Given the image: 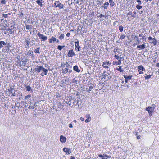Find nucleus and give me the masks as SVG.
Instances as JSON below:
<instances>
[{"label":"nucleus","mask_w":159,"mask_h":159,"mask_svg":"<svg viewBox=\"0 0 159 159\" xmlns=\"http://www.w3.org/2000/svg\"><path fill=\"white\" fill-rule=\"evenodd\" d=\"M105 155V154H103V155H102V154H99V155H98V156L100 157H101L102 158L104 156H104Z\"/></svg>","instance_id":"obj_57"},{"label":"nucleus","mask_w":159,"mask_h":159,"mask_svg":"<svg viewBox=\"0 0 159 159\" xmlns=\"http://www.w3.org/2000/svg\"><path fill=\"white\" fill-rule=\"evenodd\" d=\"M114 57L117 60H118L119 59H120V57H119V56H118L117 55H115L114 56Z\"/></svg>","instance_id":"obj_52"},{"label":"nucleus","mask_w":159,"mask_h":159,"mask_svg":"<svg viewBox=\"0 0 159 159\" xmlns=\"http://www.w3.org/2000/svg\"><path fill=\"white\" fill-rule=\"evenodd\" d=\"M60 2H55V4L56 6V7H57L58 5L59 4V3H60Z\"/></svg>","instance_id":"obj_55"},{"label":"nucleus","mask_w":159,"mask_h":159,"mask_svg":"<svg viewBox=\"0 0 159 159\" xmlns=\"http://www.w3.org/2000/svg\"><path fill=\"white\" fill-rule=\"evenodd\" d=\"M134 39H136V41H137V42L138 43H139V42H140V41H139V38H138V37H137V36H135L134 37Z\"/></svg>","instance_id":"obj_48"},{"label":"nucleus","mask_w":159,"mask_h":159,"mask_svg":"<svg viewBox=\"0 0 159 159\" xmlns=\"http://www.w3.org/2000/svg\"><path fill=\"white\" fill-rule=\"evenodd\" d=\"M31 27V26L30 25H26V29L29 30L30 29Z\"/></svg>","instance_id":"obj_50"},{"label":"nucleus","mask_w":159,"mask_h":159,"mask_svg":"<svg viewBox=\"0 0 159 159\" xmlns=\"http://www.w3.org/2000/svg\"><path fill=\"white\" fill-rule=\"evenodd\" d=\"M7 45V43L4 41H0V49L3 47V45Z\"/></svg>","instance_id":"obj_17"},{"label":"nucleus","mask_w":159,"mask_h":159,"mask_svg":"<svg viewBox=\"0 0 159 159\" xmlns=\"http://www.w3.org/2000/svg\"><path fill=\"white\" fill-rule=\"evenodd\" d=\"M110 63H109V62L108 61H106L104 62L103 63V64L102 65V66L103 67L105 68H108V66L106 65L105 66V64H107L108 65H110Z\"/></svg>","instance_id":"obj_10"},{"label":"nucleus","mask_w":159,"mask_h":159,"mask_svg":"<svg viewBox=\"0 0 159 159\" xmlns=\"http://www.w3.org/2000/svg\"><path fill=\"white\" fill-rule=\"evenodd\" d=\"M138 71H139V74H142L143 73V71H141L139 70H138Z\"/></svg>","instance_id":"obj_61"},{"label":"nucleus","mask_w":159,"mask_h":159,"mask_svg":"<svg viewBox=\"0 0 159 159\" xmlns=\"http://www.w3.org/2000/svg\"><path fill=\"white\" fill-rule=\"evenodd\" d=\"M63 151L66 154H70L71 153V151L70 149L65 147L63 148Z\"/></svg>","instance_id":"obj_8"},{"label":"nucleus","mask_w":159,"mask_h":159,"mask_svg":"<svg viewBox=\"0 0 159 159\" xmlns=\"http://www.w3.org/2000/svg\"><path fill=\"white\" fill-rule=\"evenodd\" d=\"M25 89L27 91H32L31 87L29 85H28L26 86L25 87Z\"/></svg>","instance_id":"obj_24"},{"label":"nucleus","mask_w":159,"mask_h":159,"mask_svg":"<svg viewBox=\"0 0 159 159\" xmlns=\"http://www.w3.org/2000/svg\"><path fill=\"white\" fill-rule=\"evenodd\" d=\"M9 91L10 92L11 94H12L13 93V92L14 91V88L13 87H11L9 89Z\"/></svg>","instance_id":"obj_26"},{"label":"nucleus","mask_w":159,"mask_h":159,"mask_svg":"<svg viewBox=\"0 0 159 159\" xmlns=\"http://www.w3.org/2000/svg\"><path fill=\"white\" fill-rule=\"evenodd\" d=\"M6 1H5V0H2L1 1V4H4L6 3Z\"/></svg>","instance_id":"obj_54"},{"label":"nucleus","mask_w":159,"mask_h":159,"mask_svg":"<svg viewBox=\"0 0 159 159\" xmlns=\"http://www.w3.org/2000/svg\"><path fill=\"white\" fill-rule=\"evenodd\" d=\"M15 106H16L18 108H21L22 107V106H21L20 103H19L17 101L16 102Z\"/></svg>","instance_id":"obj_20"},{"label":"nucleus","mask_w":159,"mask_h":159,"mask_svg":"<svg viewBox=\"0 0 159 159\" xmlns=\"http://www.w3.org/2000/svg\"><path fill=\"white\" fill-rule=\"evenodd\" d=\"M136 8H137V9L139 10L141 9L142 7V6H140L139 5H137L136 6Z\"/></svg>","instance_id":"obj_45"},{"label":"nucleus","mask_w":159,"mask_h":159,"mask_svg":"<svg viewBox=\"0 0 159 159\" xmlns=\"http://www.w3.org/2000/svg\"><path fill=\"white\" fill-rule=\"evenodd\" d=\"M33 32L35 34L37 33V31L36 28H34Z\"/></svg>","instance_id":"obj_51"},{"label":"nucleus","mask_w":159,"mask_h":159,"mask_svg":"<svg viewBox=\"0 0 159 159\" xmlns=\"http://www.w3.org/2000/svg\"><path fill=\"white\" fill-rule=\"evenodd\" d=\"M7 45L4 48H5L6 51L7 52H8L11 51L10 50V47L9 43L7 44Z\"/></svg>","instance_id":"obj_15"},{"label":"nucleus","mask_w":159,"mask_h":159,"mask_svg":"<svg viewBox=\"0 0 159 159\" xmlns=\"http://www.w3.org/2000/svg\"><path fill=\"white\" fill-rule=\"evenodd\" d=\"M137 2L139 5H140L141 4V2L140 0H137Z\"/></svg>","instance_id":"obj_59"},{"label":"nucleus","mask_w":159,"mask_h":159,"mask_svg":"<svg viewBox=\"0 0 159 159\" xmlns=\"http://www.w3.org/2000/svg\"><path fill=\"white\" fill-rule=\"evenodd\" d=\"M109 4L108 2H106L105 3L104 5V8L105 9H107V7L109 5Z\"/></svg>","instance_id":"obj_29"},{"label":"nucleus","mask_w":159,"mask_h":159,"mask_svg":"<svg viewBox=\"0 0 159 159\" xmlns=\"http://www.w3.org/2000/svg\"><path fill=\"white\" fill-rule=\"evenodd\" d=\"M56 41V39L55 37H52L51 38L49 39V43H52V41L53 42Z\"/></svg>","instance_id":"obj_23"},{"label":"nucleus","mask_w":159,"mask_h":159,"mask_svg":"<svg viewBox=\"0 0 159 159\" xmlns=\"http://www.w3.org/2000/svg\"><path fill=\"white\" fill-rule=\"evenodd\" d=\"M119 29L120 32H122L124 29V27L122 25H120L119 26Z\"/></svg>","instance_id":"obj_32"},{"label":"nucleus","mask_w":159,"mask_h":159,"mask_svg":"<svg viewBox=\"0 0 159 159\" xmlns=\"http://www.w3.org/2000/svg\"><path fill=\"white\" fill-rule=\"evenodd\" d=\"M109 2L110 3L111 6H113L114 5V2L112 0H109Z\"/></svg>","instance_id":"obj_34"},{"label":"nucleus","mask_w":159,"mask_h":159,"mask_svg":"<svg viewBox=\"0 0 159 159\" xmlns=\"http://www.w3.org/2000/svg\"><path fill=\"white\" fill-rule=\"evenodd\" d=\"M133 76L132 75H124V77L125 79V82L126 83L128 82V81L131 79Z\"/></svg>","instance_id":"obj_5"},{"label":"nucleus","mask_w":159,"mask_h":159,"mask_svg":"<svg viewBox=\"0 0 159 159\" xmlns=\"http://www.w3.org/2000/svg\"><path fill=\"white\" fill-rule=\"evenodd\" d=\"M125 35H124V34H122L120 37V39H123L125 38Z\"/></svg>","instance_id":"obj_49"},{"label":"nucleus","mask_w":159,"mask_h":159,"mask_svg":"<svg viewBox=\"0 0 159 159\" xmlns=\"http://www.w3.org/2000/svg\"><path fill=\"white\" fill-rule=\"evenodd\" d=\"M138 69L139 70H141L142 71H144L145 70L144 68L143 67L142 65H140L138 67Z\"/></svg>","instance_id":"obj_18"},{"label":"nucleus","mask_w":159,"mask_h":159,"mask_svg":"<svg viewBox=\"0 0 159 159\" xmlns=\"http://www.w3.org/2000/svg\"><path fill=\"white\" fill-rule=\"evenodd\" d=\"M77 80H76L75 78L73 79L72 80V83L77 84Z\"/></svg>","instance_id":"obj_39"},{"label":"nucleus","mask_w":159,"mask_h":159,"mask_svg":"<svg viewBox=\"0 0 159 159\" xmlns=\"http://www.w3.org/2000/svg\"><path fill=\"white\" fill-rule=\"evenodd\" d=\"M2 17H5V18H8V17H9V16H8L7 14L6 13L2 14Z\"/></svg>","instance_id":"obj_43"},{"label":"nucleus","mask_w":159,"mask_h":159,"mask_svg":"<svg viewBox=\"0 0 159 159\" xmlns=\"http://www.w3.org/2000/svg\"><path fill=\"white\" fill-rule=\"evenodd\" d=\"M31 94H28L25 97L24 99L26 100L27 102H30L31 100Z\"/></svg>","instance_id":"obj_11"},{"label":"nucleus","mask_w":159,"mask_h":159,"mask_svg":"<svg viewBox=\"0 0 159 159\" xmlns=\"http://www.w3.org/2000/svg\"><path fill=\"white\" fill-rule=\"evenodd\" d=\"M146 46L145 43H143L142 45H138L137 47V48H140L142 49H144Z\"/></svg>","instance_id":"obj_13"},{"label":"nucleus","mask_w":159,"mask_h":159,"mask_svg":"<svg viewBox=\"0 0 159 159\" xmlns=\"http://www.w3.org/2000/svg\"><path fill=\"white\" fill-rule=\"evenodd\" d=\"M104 156H104L102 158V159H107L108 158H110L111 157L110 156H108L106 154H105Z\"/></svg>","instance_id":"obj_28"},{"label":"nucleus","mask_w":159,"mask_h":159,"mask_svg":"<svg viewBox=\"0 0 159 159\" xmlns=\"http://www.w3.org/2000/svg\"><path fill=\"white\" fill-rule=\"evenodd\" d=\"M40 49V47H38L35 50H34V52L35 53H39V54L40 53L39 52V50Z\"/></svg>","instance_id":"obj_36"},{"label":"nucleus","mask_w":159,"mask_h":159,"mask_svg":"<svg viewBox=\"0 0 159 159\" xmlns=\"http://www.w3.org/2000/svg\"><path fill=\"white\" fill-rule=\"evenodd\" d=\"M60 140L61 142L64 143L66 141V137L63 136L61 135L60 136Z\"/></svg>","instance_id":"obj_12"},{"label":"nucleus","mask_w":159,"mask_h":159,"mask_svg":"<svg viewBox=\"0 0 159 159\" xmlns=\"http://www.w3.org/2000/svg\"><path fill=\"white\" fill-rule=\"evenodd\" d=\"M1 30H6V28L5 27V26H3V27H2L1 29Z\"/></svg>","instance_id":"obj_63"},{"label":"nucleus","mask_w":159,"mask_h":159,"mask_svg":"<svg viewBox=\"0 0 159 159\" xmlns=\"http://www.w3.org/2000/svg\"><path fill=\"white\" fill-rule=\"evenodd\" d=\"M9 32L11 34H12L14 33V31L12 29H11L10 30Z\"/></svg>","instance_id":"obj_58"},{"label":"nucleus","mask_w":159,"mask_h":159,"mask_svg":"<svg viewBox=\"0 0 159 159\" xmlns=\"http://www.w3.org/2000/svg\"><path fill=\"white\" fill-rule=\"evenodd\" d=\"M119 68H116V70L118 71H119L120 72H123L124 70L123 69L121 68V66H118Z\"/></svg>","instance_id":"obj_27"},{"label":"nucleus","mask_w":159,"mask_h":159,"mask_svg":"<svg viewBox=\"0 0 159 159\" xmlns=\"http://www.w3.org/2000/svg\"><path fill=\"white\" fill-rule=\"evenodd\" d=\"M30 39L28 38L27 39L25 40V42L26 43V45H27L28 47H29V44L30 43Z\"/></svg>","instance_id":"obj_31"},{"label":"nucleus","mask_w":159,"mask_h":159,"mask_svg":"<svg viewBox=\"0 0 159 159\" xmlns=\"http://www.w3.org/2000/svg\"><path fill=\"white\" fill-rule=\"evenodd\" d=\"M64 36V35L63 34H62L59 37V39H63Z\"/></svg>","instance_id":"obj_38"},{"label":"nucleus","mask_w":159,"mask_h":159,"mask_svg":"<svg viewBox=\"0 0 159 159\" xmlns=\"http://www.w3.org/2000/svg\"><path fill=\"white\" fill-rule=\"evenodd\" d=\"M75 55V54L73 49H71L69 50L67 54L68 57H72Z\"/></svg>","instance_id":"obj_4"},{"label":"nucleus","mask_w":159,"mask_h":159,"mask_svg":"<svg viewBox=\"0 0 159 159\" xmlns=\"http://www.w3.org/2000/svg\"><path fill=\"white\" fill-rule=\"evenodd\" d=\"M150 107V108H152V109H153V110H154V108H155V107H156L155 104H152L151 106H149Z\"/></svg>","instance_id":"obj_42"},{"label":"nucleus","mask_w":159,"mask_h":159,"mask_svg":"<svg viewBox=\"0 0 159 159\" xmlns=\"http://www.w3.org/2000/svg\"><path fill=\"white\" fill-rule=\"evenodd\" d=\"M37 35L40 39H42V41H44L47 40V37L44 36L43 34H41L40 32H38L37 33Z\"/></svg>","instance_id":"obj_1"},{"label":"nucleus","mask_w":159,"mask_h":159,"mask_svg":"<svg viewBox=\"0 0 159 159\" xmlns=\"http://www.w3.org/2000/svg\"><path fill=\"white\" fill-rule=\"evenodd\" d=\"M73 70L75 71L78 73L80 72V69H79L77 65H75L74 66Z\"/></svg>","instance_id":"obj_16"},{"label":"nucleus","mask_w":159,"mask_h":159,"mask_svg":"<svg viewBox=\"0 0 159 159\" xmlns=\"http://www.w3.org/2000/svg\"><path fill=\"white\" fill-rule=\"evenodd\" d=\"M118 60V65H120L121 64V60L120 59H119Z\"/></svg>","instance_id":"obj_64"},{"label":"nucleus","mask_w":159,"mask_h":159,"mask_svg":"<svg viewBox=\"0 0 159 159\" xmlns=\"http://www.w3.org/2000/svg\"><path fill=\"white\" fill-rule=\"evenodd\" d=\"M44 1H43V0H37L36 1V2L37 4L39 6H40L41 7H42V6H43V4H42V3L44 2Z\"/></svg>","instance_id":"obj_14"},{"label":"nucleus","mask_w":159,"mask_h":159,"mask_svg":"<svg viewBox=\"0 0 159 159\" xmlns=\"http://www.w3.org/2000/svg\"><path fill=\"white\" fill-rule=\"evenodd\" d=\"M37 105H36V102H35V103H34V105L33 106H29V107H28V108L29 109H33L34 108H35V107H36Z\"/></svg>","instance_id":"obj_21"},{"label":"nucleus","mask_w":159,"mask_h":159,"mask_svg":"<svg viewBox=\"0 0 159 159\" xmlns=\"http://www.w3.org/2000/svg\"><path fill=\"white\" fill-rule=\"evenodd\" d=\"M91 120V118L90 117H89L87 119H86L85 120V122L86 123H88V122H89Z\"/></svg>","instance_id":"obj_40"},{"label":"nucleus","mask_w":159,"mask_h":159,"mask_svg":"<svg viewBox=\"0 0 159 159\" xmlns=\"http://www.w3.org/2000/svg\"><path fill=\"white\" fill-rule=\"evenodd\" d=\"M63 7V5L61 3H59L57 7H58L59 9H61Z\"/></svg>","instance_id":"obj_37"},{"label":"nucleus","mask_w":159,"mask_h":159,"mask_svg":"<svg viewBox=\"0 0 159 159\" xmlns=\"http://www.w3.org/2000/svg\"><path fill=\"white\" fill-rule=\"evenodd\" d=\"M105 72H106V71H104V72H103V73H102V78H103L104 79H105L106 78V76H107V75L105 74Z\"/></svg>","instance_id":"obj_35"},{"label":"nucleus","mask_w":159,"mask_h":159,"mask_svg":"<svg viewBox=\"0 0 159 159\" xmlns=\"http://www.w3.org/2000/svg\"><path fill=\"white\" fill-rule=\"evenodd\" d=\"M151 75H146L144 76V78L145 80L148 79H150L151 76Z\"/></svg>","instance_id":"obj_41"},{"label":"nucleus","mask_w":159,"mask_h":159,"mask_svg":"<svg viewBox=\"0 0 159 159\" xmlns=\"http://www.w3.org/2000/svg\"><path fill=\"white\" fill-rule=\"evenodd\" d=\"M72 97H71V98H69V100L68 102V103H67V104H68L70 106H71L72 105L71 103L70 102L71 100V99H72Z\"/></svg>","instance_id":"obj_44"},{"label":"nucleus","mask_w":159,"mask_h":159,"mask_svg":"<svg viewBox=\"0 0 159 159\" xmlns=\"http://www.w3.org/2000/svg\"><path fill=\"white\" fill-rule=\"evenodd\" d=\"M42 71L43 72L41 73L40 75L42 76H43L44 75H46L47 73L48 72V70L45 69L44 67Z\"/></svg>","instance_id":"obj_7"},{"label":"nucleus","mask_w":159,"mask_h":159,"mask_svg":"<svg viewBox=\"0 0 159 159\" xmlns=\"http://www.w3.org/2000/svg\"><path fill=\"white\" fill-rule=\"evenodd\" d=\"M132 17H136L137 16L136 14L135 15L134 13L133 15H132L131 16Z\"/></svg>","instance_id":"obj_62"},{"label":"nucleus","mask_w":159,"mask_h":159,"mask_svg":"<svg viewBox=\"0 0 159 159\" xmlns=\"http://www.w3.org/2000/svg\"><path fill=\"white\" fill-rule=\"evenodd\" d=\"M69 70V69L67 68H66L64 69H62V73L64 74H66L67 73Z\"/></svg>","instance_id":"obj_25"},{"label":"nucleus","mask_w":159,"mask_h":159,"mask_svg":"<svg viewBox=\"0 0 159 159\" xmlns=\"http://www.w3.org/2000/svg\"><path fill=\"white\" fill-rule=\"evenodd\" d=\"M66 68H68L69 70L70 69H71L72 68V66H71L68 65L66 66Z\"/></svg>","instance_id":"obj_56"},{"label":"nucleus","mask_w":159,"mask_h":159,"mask_svg":"<svg viewBox=\"0 0 159 159\" xmlns=\"http://www.w3.org/2000/svg\"><path fill=\"white\" fill-rule=\"evenodd\" d=\"M33 52L31 51L30 50H29L27 52V55L28 56H30V55H33Z\"/></svg>","instance_id":"obj_30"},{"label":"nucleus","mask_w":159,"mask_h":159,"mask_svg":"<svg viewBox=\"0 0 159 159\" xmlns=\"http://www.w3.org/2000/svg\"><path fill=\"white\" fill-rule=\"evenodd\" d=\"M77 41L75 42V49L79 51L80 50V47L79 45V41L77 39Z\"/></svg>","instance_id":"obj_3"},{"label":"nucleus","mask_w":159,"mask_h":159,"mask_svg":"<svg viewBox=\"0 0 159 159\" xmlns=\"http://www.w3.org/2000/svg\"><path fill=\"white\" fill-rule=\"evenodd\" d=\"M69 127L70 128H72L73 126H72V124L71 123H70V124H69Z\"/></svg>","instance_id":"obj_60"},{"label":"nucleus","mask_w":159,"mask_h":159,"mask_svg":"<svg viewBox=\"0 0 159 159\" xmlns=\"http://www.w3.org/2000/svg\"><path fill=\"white\" fill-rule=\"evenodd\" d=\"M93 88L92 86H90L89 87V88L88 90H86L87 92H89L92 90V89Z\"/></svg>","instance_id":"obj_46"},{"label":"nucleus","mask_w":159,"mask_h":159,"mask_svg":"<svg viewBox=\"0 0 159 159\" xmlns=\"http://www.w3.org/2000/svg\"><path fill=\"white\" fill-rule=\"evenodd\" d=\"M150 43H152L154 45H156L157 44V40L155 38H154L151 40Z\"/></svg>","instance_id":"obj_22"},{"label":"nucleus","mask_w":159,"mask_h":159,"mask_svg":"<svg viewBox=\"0 0 159 159\" xmlns=\"http://www.w3.org/2000/svg\"><path fill=\"white\" fill-rule=\"evenodd\" d=\"M43 66H39L34 69V71L36 72L40 73L43 70Z\"/></svg>","instance_id":"obj_2"},{"label":"nucleus","mask_w":159,"mask_h":159,"mask_svg":"<svg viewBox=\"0 0 159 159\" xmlns=\"http://www.w3.org/2000/svg\"><path fill=\"white\" fill-rule=\"evenodd\" d=\"M65 47L64 45L61 46L58 45L57 47V48L60 50H61L62 49Z\"/></svg>","instance_id":"obj_33"},{"label":"nucleus","mask_w":159,"mask_h":159,"mask_svg":"<svg viewBox=\"0 0 159 159\" xmlns=\"http://www.w3.org/2000/svg\"><path fill=\"white\" fill-rule=\"evenodd\" d=\"M107 12L105 11L106 13V19H108L107 17L111 16V12L109 11H106Z\"/></svg>","instance_id":"obj_19"},{"label":"nucleus","mask_w":159,"mask_h":159,"mask_svg":"<svg viewBox=\"0 0 159 159\" xmlns=\"http://www.w3.org/2000/svg\"><path fill=\"white\" fill-rule=\"evenodd\" d=\"M146 110L148 112L150 116H151L152 115L154 110H153V109H152V108H150V107H146Z\"/></svg>","instance_id":"obj_6"},{"label":"nucleus","mask_w":159,"mask_h":159,"mask_svg":"<svg viewBox=\"0 0 159 159\" xmlns=\"http://www.w3.org/2000/svg\"><path fill=\"white\" fill-rule=\"evenodd\" d=\"M18 16L20 17H22L23 16V14L22 12H20L18 14Z\"/></svg>","instance_id":"obj_47"},{"label":"nucleus","mask_w":159,"mask_h":159,"mask_svg":"<svg viewBox=\"0 0 159 159\" xmlns=\"http://www.w3.org/2000/svg\"><path fill=\"white\" fill-rule=\"evenodd\" d=\"M102 14L104 16H103V17H105V18H106V13H105V11L104 12V11H102Z\"/></svg>","instance_id":"obj_53"},{"label":"nucleus","mask_w":159,"mask_h":159,"mask_svg":"<svg viewBox=\"0 0 159 159\" xmlns=\"http://www.w3.org/2000/svg\"><path fill=\"white\" fill-rule=\"evenodd\" d=\"M27 62L26 59H25L24 60H22L19 63V65L20 66H24L26 64Z\"/></svg>","instance_id":"obj_9"}]
</instances>
